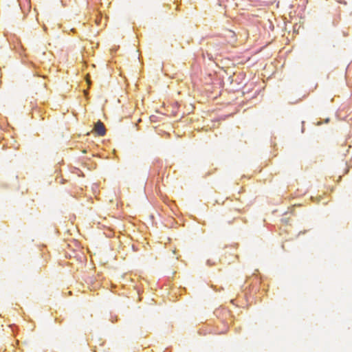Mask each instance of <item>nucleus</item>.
<instances>
[{
	"label": "nucleus",
	"instance_id": "3",
	"mask_svg": "<svg viewBox=\"0 0 352 352\" xmlns=\"http://www.w3.org/2000/svg\"><path fill=\"white\" fill-rule=\"evenodd\" d=\"M98 135H101V136H103L104 135H105L106 133H97Z\"/></svg>",
	"mask_w": 352,
	"mask_h": 352
},
{
	"label": "nucleus",
	"instance_id": "4",
	"mask_svg": "<svg viewBox=\"0 0 352 352\" xmlns=\"http://www.w3.org/2000/svg\"><path fill=\"white\" fill-rule=\"evenodd\" d=\"M329 118H327V119H326V120H325V122H329Z\"/></svg>",
	"mask_w": 352,
	"mask_h": 352
},
{
	"label": "nucleus",
	"instance_id": "2",
	"mask_svg": "<svg viewBox=\"0 0 352 352\" xmlns=\"http://www.w3.org/2000/svg\"><path fill=\"white\" fill-rule=\"evenodd\" d=\"M304 123H305V122H302V125L304 124ZM301 132H302V133H304V132H305V128H304V126H302V127Z\"/></svg>",
	"mask_w": 352,
	"mask_h": 352
},
{
	"label": "nucleus",
	"instance_id": "1",
	"mask_svg": "<svg viewBox=\"0 0 352 352\" xmlns=\"http://www.w3.org/2000/svg\"><path fill=\"white\" fill-rule=\"evenodd\" d=\"M89 132H106V129L104 124L101 121L98 120L94 124V129H92Z\"/></svg>",
	"mask_w": 352,
	"mask_h": 352
}]
</instances>
